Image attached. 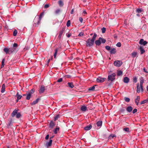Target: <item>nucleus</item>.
<instances>
[{"label": "nucleus", "mask_w": 148, "mask_h": 148, "mask_svg": "<svg viewBox=\"0 0 148 148\" xmlns=\"http://www.w3.org/2000/svg\"><path fill=\"white\" fill-rule=\"evenodd\" d=\"M44 15V12L41 13L39 16H36L33 21V26L34 27H37L38 25L40 23L42 16Z\"/></svg>", "instance_id": "nucleus-1"}, {"label": "nucleus", "mask_w": 148, "mask_h": 148, "mask_svg": "<svg viewBox=\"0 0 148 148\" xmlns=\"http://www.w3.org/2000/svg\"><path fill=\"white\" fill-rule=\"evenodd\" d=\"M3 51L6 54H10L15 51V49L14 48H5L3 49Z\"/></svg>", "instance_id": "nucleus-2"}, {"label": "nucleus", "mask_w": 148, "mask_h": 148, "mask_svg": "<svg viewBox=\"0 0 148 148\" xmlns=\"http://www.w3.org/2000/svg\"><path fill=\"white\" fill-rule=\"evenodd\" d=\"M86 42L87 43L86 45V46L90 47L93 45L94 41L91 39V38H89L87 40Z\"/></svg>", "instance_id": "nucleus-3"}, {"label": "nucleus", "mask_w": 148, "mask_h": 148, "mask_svg": "<svg viewBox=\"0 0 148 148\" xmlns=\"http://www.w3.org/2000/svg\"><path fill=\"white\" fill-rule=\"evenodd\" d=\"M115 74L114 73H112L110 75H109L108 76V79L109 81L112 82L115 79Z\"/></svg>", "instance_id": "nucleus-4"}, {"label": "nucleus", "mask_w": 148, "mask_h": 148, "mask_svg": "<svg viewBox=\"0 0 148 148\" xmlns=\"http://www.w3.org/2000/svg\"><path fill=\"white\" fill-rule=\"evenodd\" d=\"M122 64V62L121 61L116 60L115 61L114 63V65L117 67L120 66Z\"/></svg>", "instance_id": "nucleus-5"}, {"label": "nucleus", "mask_w": 148, "mask_h": 148, "mask_svg": "<svg viewBox=\"0 0 148 148\" xmlns=\"http://www.w3.org/2000/svg\"><path fill=\"white\" fill-rule=\"evenodd\" d=\"M45 87L43 85H42L41 86L40 89L39 91V92L40 94H41L44 92V91L45 90Z\"/></svg>", "instance_id": "nucleus-6"}, {"label": "nucleus", "mask_w": 148, "mask_h": 148, "mask_svg": "<svg viewBox=\"0 0 148 148\" xmlns=\"http://www.w3.org/2000/svg\"><path fill=\"white\" fill-rule=\"evenodd\" d=\"M105 78H102L101 77H99L97 79V81L98 83L103 82L106 80Z\"/></svg>", "instance_id": "nucleus-7"}, {"label": "nucleus", "mask_w": 148, "mask_h": 148, "mask_svg": "<svg viewBox=\"0 0 148 148\" xmlns=\"http://www.w3.org/2000/svg\"><path fill=\"white\" fill-rule=\"evenodd\" d=\"M144 82V79H141L140 81V91L143 92V83Z\"/></svg>", "instance_id": "nucleus-8"}, {"label": "nucleus", "mask_w": 148, "mask_h": 148, "mask_svg": "<svg viewBox=\"0 0 148 148\" xmlns=\"http://www.w3.org/2000/svg\"><path fill=\"white\" fill-rule=\"evenodd\" d=\"M139 44L143 45H145L147 43V42L146 41H144L143 39H141L139 42Z\"/></svg>", "instance_id": "nucleus-9"}, {"label": "nucleus", "mask_w": 148, "mask_h": 148, "mask_svg": "<svg viewBox=\"0 0 148 148\" xmlns=\"http://www.w3.org/2000/svg\"><path fill=\"white\" fill-rule=\"evenodd\" d=\"M52 142V140H49V142H47L45 144V146L47 147H49L51 146Z\"/></svg>", "instance_id": "nucleus-10"}, {"label": "nucleus", "mask_w": 148, "mask_h": 148, "mask_svg": "<svg viewBox=\"0 0 148 148\" xmlns=\"http://www.w3.org/2000/svg\"><path fill=\"white\" fill-rule=\"evenodd\" d=\"M92 126L91 125H90L84 127V130L87 131L89 130H90L92 128Z\"/></svg>", "instance_id": "nucleus-11"}, {"label": "nucleus", "mask_w": 148, "mask_h": 148, "mask_svg": "<svg viewBox=\"0 0 148 148\" xmlns=\"http://www.w3.org/2000/svg\"><path fill=\"white\" fill-rule=\"evenodd\" d=\"M140 100V97L139 96L137 97V98L135 99V102L137 105H138Z\"/></svg>", "instance_id": "nucleus-12"}, {"label": "nucleus", "mask_w": 148, "mask_h": 148, "mask_svg": "<svg viewBox=\"0 0 148 148\" xmlns=\"http://www.w3.org/2000/svg\"><path fill=\"white\" fill-rule=\"evenodd\" d=\"M129 79L127 77H125L123 78V82L125 83H127L129 82Z\"/></svg>", "instance_id": "nucleus-13"}, {"label": "nucleus", "mask_w": 148, "mask_h": 148, "mask_svg": "<svg viewBox=\"0 0 148 148\" xmlns=\"http://www.w3.org/2000/svg\"><path fill=\"white\" fill-rule=\"evenodd\" d=\"M133 108L131 106H129L127 107L126 110L129 112H130L132 111Z\"/></svg>", "instance_id": "nucleus-14"}, {"label": "nucleus", "mask_w": 148, "mask_h": 148, "mask_svg": "<svg viewBox=\"0 0 148 148\" xmlns=\"http://www.w3.org/2000/svg\"><path fill=\"white\" fill-rule=\"evenodd\" d=\"M17 111L18 110L16 109H15L13 111L11 114L12 117H14L16 114L17 113Z\"/></svg>", "instance_id": "nucleus-15"}, {"label": "nucleus", "mask_w": 148, "mask_h": 148, "mask_svg": "<svg viewBox=\"0 0 148 148\" xmlns=\"http://www.w3.org/2000/svg\"><path fill=\"white\" fill-rule=\"evenodd\" d=\"M8 120L9 121V123H8L7 126L8 128H10L12 125V119L11 118L9 119Z\"/></svg>", "instance_id": "nucleus-16"}, {"label": "nucleus", "mask_w": 148, "mask_h": 148, "mask_svg": "<svg viewBox=\"0 0 148 148\" xmlns=\"http://www.w3.org/2000/svg\"><path fill=\"white\" fill-rule=\"evenodd\" d=\"M87 110V107L85 106H83L81 107V110L83 111H85Z\"/></svg>", "instance_id": "nucleus-17"}, {"label": "nucleus", "mask_w": 148, "mask_h": 148, "mask_svg": "<svg viewBox=\"0 0 148 148\" xmlns=\"http://www.w3.org/2000/svg\"><path fill=\"white\" fill-rule=\"evenodd\" d=\"M116 52V49L114 48H112L110 51L111 54H115Z\"/></svg>", "instance_id": "nucleus-18"}, {"label": "nucleus", "mask_w": 148, "mask_h": 148, "mask_svg": "<svg viewBox=\"0 0 148 148\" xmlns=\"http://www.w3.org/2000/svg\"><path fill=\"white\" fill-rule=\"evenodd\" d=\"M15 96L18 99H20L22 97V96L21 95H19L18 92H17Z\"/></svg>", "instance_id": "nucleus-19"}, {"label": "nucleus", "mask_w": 148, "mask_h": 148, "mask_svg": "<svg viewBox=\"0 0 148 148\" xmlns=\"http://www.w3.org/2000/svg\"><path fill=\"white\" fill-rule=\"evenodd\" d=\"M5 84H3L2 86L1 92L2 93H3L5 92Z\"/></svg>", "instance_id": "nucleus-20"}, {"label": "nucleus", "mask_w": 148, "mask_h": 148, "mask_svg": "<svg viewBox=\"0 0 148 148\" xmlns=\"http://www.w3.org/2000/svg\"><path fill=\"white\" fill-rule=\"evenodd\" d=\"M68 86L71 88H73L74 86L72 82H68Z\"/></svg>", "instance_id": "nucleus-21"}, {"label": "nucleus", "mask_w": 148, "mask_h": 148, "mask_svg": "<svg viewBox=\"0 0 148 148\" xmlns=\"http://www.w3.org/2000/svg\"><path fill=\"white\" fill-rule=\"evenodd\" d=\"M55 125L54 123L51 121L49 123V127L51 128H53Z\"/></svg>", "instance_id": "nucleus-22"}, {"label": "nucleus", "mask_w": 148, "mask_h": 148, "mask_svg": "<svg viewBox=\"0 0 148 148\" xmlns=\"http://www.w3.org/2000/svg\"><path fill=\"white\" fill-rule=\"evenodd\" d=\"M137 54V52H133L132 53V57L134 58L136 57Z\"/></svg>", "instance_id": "nucleus-23"}, {"label": "nucleus", "mask_w": 148, "mask_h": 148, "mask_svg": "<svg viewBox=\"0 0 148 148\" xmlns=\"http://www.w3.org/2000/svg\"><path fill=\"white\" fill-rule=\"evenodd\" d=\"M39 98H38V99H36L35 101H33V102H32L31 103V105H35V104L37 103H38V102L39 100Z\"/></svg>", "instance_id": "nucleus-24"}, {"label": "nucleus", "mask_w": 148, "mask_h": 148, "mask_svg": "<svg viewBox=\"0 0 148 148\" xmlns=\"http://www.w3.org/2000/svg\"><path fill=\"white\" fill-rule=\"evenodd\" d=\"M58 3L60 6L62 7L64 5V3L61 0H59L58 1Z\"/></svg>", "instance_id": "nucleus-25"}, {"label": "nucleus", "mask_w": 148, "mask_h": 148, "mask_svg": "<svg viewBox=\"0 0 148 148\" xmlns=\"http://www.w3.org/2000/svg\"><path fill=\"white\" fill-rule=\"evenodd\" d=\"M139 49L140 50L141 54H142L145 52V50L141 46L139 47Z\"/></svg>", "instance_id": "nucleus-26"}, {"label": "nucleus", "mask_w": 148, "mask_h": 148, "mask_svg": "<svg viewBox=\"0 0 148 148\" xmlns=\"http://www.w3.org/2000/svg\"><path fill=\"white\" fill-rule=\"evenodd\" d=\"M146 103L148 105V99H147L145 100L142 101L140 103L141 104H143Z\"/></svg>", "instance_id": "nucleus-27"}, {"label": "nucleus", "mask_w": 148, "mask_h": 148, "mask_svg": "<svg viewBox=\"0 0 148 148\" xmlns=\"http://www.w3.org/2000/svg\"><path fill=\"white\" fill-rule=\"evenodd\" d=\"M97 86L96 85H94L93 86L90 87L89 89V90L90 91H95V87Z\"/></svg>", "instance_id": "nucleus-28"}, {"label": "nucleus", "mask_w": 148, "mask_h": 148, "mask_svg": "<svg viewBox=\"0 0 148 148\" xmlns=\"http://www.w3.org/2000/svg\"><path fill=\"white\" fill-rule=\"evenodd\" d=\"M95 43L97 45H99L101 44L100 40L99 39L98 40H96L95 41Z\"/></svg>", "instance_id": "nucleus-29"}, {"label": "nucleus", "mask_w": 148, "mask_h": 148, "mask_svg": "<svg viewBox=\"0 0 148 148\" xmlns=\"http://www.w3.org/2000/svg\"><path fill=\"white\" fill-rule=\"evenodd\" d=\"M102 122L101 121H98L97 123V126L98 127H101L102 125Z\"/></svg>", "instance_id": "nucleus-30"}, {"label": "nucleus", "mask_w": 148, "mask_h": 148, "mask_svg": "<svg viewBox=\"0 0 148 148\" xmlns=\"http://www.w3.org/2000/svg\"><path fill=\"white\" fill-rule=\"evenodd\" d=\"M59 130V127H56L53 130V132L55 134L57 133L58 132Z\"/></svg>", "instance_id": "nucleus-31"}, {"label": "nucleus", "mask_w": 148, "mask_h": 148, "mask_svg": "<svg viewBox=\"0 0 148 148\" xmlns=\"http://www.w3.org/2000/svg\"><path fill=\"white\" fill-rule=\"evenodd\" d=\"M137 85L136 91L138 93H140V88L139 87V83H138L137 84Z\"/></svg>", "instance_id": "nucleus-32"}, {"label": "nucleus", "mask_w": 148, "mask_h": 148, "mask_svg": "<svg viewBox=\"0 0 148 148\" xmlns=\"http://www.w3.org/2000/svg\"><path fill=\"white\" fill-rule=\"evenodd\" d=\"M26 95L27 96L26 99L27 100H29L30 99L31 97V94L30 93H29Z\"/></svg>", "instance_id": "nucleus-33"}, {"label": "nucleus", "mask_w": 148, "mask_h": 148, "mask_svg": "<svg viewBox=\"0 0 148 148\" xmlns=\"http://www.w3.org/2000/svg\"><path fill=\"white\" fill-rule=\"evenodd\" d=\"M64 31V30H61L60 31V32H59V35L58 37L60 38H61L63 32Z\"/></svg>", "instance_id": "nucleus-34"}, {"label": "nucleus", "mask_w": 148, "mask_h": 148, "mask_svg": "<svg viewBox=\"0 0 148 148\" xmlns=\"http://www.w3.org/2000/svg\"><path fill=\"white\" fill-rule=\"evenodd\" d=\"M99 39L100 40V42L101 41V42L102 43H104L106 42V40L105 39L101 37H100L99 38Z\"/></svg>", "instance_id": "nucleus-35"}, {"label": "nucleus", "mask_w": 148, "mask_h": 148, "mask_svg": "<svg viewBox=\"0 0 148 148\" xmlns=\"http://www.w3.org/2000/svg\"><path fill=\"white\" fill-rule=\"evenodd\" d=\"M61 12V10L60 9H58L55 11V13L56 14H58Z\"/></svg>", "instance_id": "nucleus-36"}, {"label": "nucleus", "mask_w": 148, "mask_h": 148, "mask_svg": "<svg viewBox=\"0 0 148 148\" xmlns=\"http://www.w3.org/2000/svg\"><path fill=\"white\" fill-rule=\"evenodd\" d=\"M5 61V59H3L1 62V68H3L4 66V62Z\"/></svg>", "instance_id": "nucleus-37"}, {"label": "nucleus", "mask_w": 148, "mask_h": 148, "mask_svg": "<svg viewBox=\"0 0 148 148\" xmlns=\"http://www.w3.org/2000/svg\"><path fill=\"white\" fill-rule=\"evenodd\" d=\"M123 74V72L121 71H119L117 72V75L118 76L121 75Z\"/></svg>", "instance_id": "nucleus-38"}, {"label": "nucleus", "mask_w": 148, "mask_h": 148, "mask_svg": "<svg viewBox=\"0 0 148 148\" xmlns=\"http://www.w3.org/2000/svg\"><path fill=\"white\" fill-rule=\"evenodd\" d=\"M97 36V34L96 33H94V35L92 37V38H91V39H92L94 41Z\"/></svg>", "instance_id": "nucleus-39"}, {"label": "nucleus", "mask_w": 148, "mask_h": 148, "mask_svg": "<svg viewBox=\"0 0 148 148\" xmlns=\"http://www.w3.org/2000/svg\"><path fill=\"white\" fill-rule=\"evenodd\" d=\"M60 115L58 114L56 115L54 118V120L56 121L58 118L60 117Z\"/></svg>", "instance_id": "nucleus-40"}, {"label": "nucleus", "mask_w": 148, "mask_h": 148, "mask_svg": "<svg viewBox=\"0 0 148 148\" xmlns=\"http://www.w3.org/2000/svg\"><path fill=\"white\" fill-rule=\"evenodd\" d=\"M58 49H56L55 50V52L54 53V58H56L58 52Z\"/></svg>", "instance_id": "nucleus-41"}, {"label": "nucleus", "mask_w": 148, "mask_h": 148, "mask_svg": "<svg viewBox=\"0 0 148 148\" xmlns=\"http://www.w3.org/2000/svg\"><path fill=\"white\" fill-rule=\"evenodd\" d=\"M124 99L125 101L127 102H129L130 100V99L129 98L127 97H125Z\"/></svg>", "instance_id": "nucleus-42"}, {"label": "nucleus", "mask_w": 148, "mask_h": 148, "mask_svg": "<svg viewBox=\"0 0 148 148\" xmlns=\"http://www.w3.org/2000/svg\"><path fill=\"white\" fill-rule=\"evenodd\" d=\"M21 116V114L19 112L17 113L16 114V117L18 119L20 118Z\"/></svg>", "instance_id": "nucleus-43"}, {"label": "nucleus", "mask_w": 148, "mask_h": 148, "mask_svg": "<svg viewBox=\"0 0 148 148\" xmlns=\"http://www.w3.org/2000/svg\"><path fill=\"white\" fill-rule=\"evenodd\" d=\"M142 12V10L141 8H137L136 10V12L138 13H140Z\"/></svg>", "instance_id": "nucleus-44"}, {"label": "nucleus", "mask_w": 148, "mask_h": 148, "mask_svg": "<svg viewBox=\"0 0 148 148\" xmlns=\"http://www.w3.org/2000/svg\"><path fill=\"white\" fill-rule=\"evenodd\" d=\"M18 47V45L16 43H14L13 45V47L12 48H14L15 49V50H16V48Z\"/></svg>", "instance_id": "nucleus-45"}, {"label": "nucleus", "mask_w": 148, "mask_h": 148, "mask_svg": "<svg viewBox=\"0 0 148 148\" xmlns=\"http://www.w3.org/2000/svg\"><path fill=\"white\" fill-rule=\"evenodd\" d=\"M123 130L125 132H129L130 131V130L128 127H125L123 128Z\"/></svg>", "instance_id": "nucleus-46"}, {"label": "nucleus", "mask_w": 148, "mask_h": 148, "mask_svg": "<svg viewBox=\"0 0 148 148\" xmlns=\"http://www.w3.org/2000/svg\"><path fill=\"white\" fill-rule=\"evenodd\" d=\"M71 25V21H70L69 20L67 21L66 23V25L67 27H69Z\"/></svg>", "instance_id": "nucleus-47"}, {"label": "nucleus", "mask_w": 148, "mask_h": 148, "mask_svg": "<svg viewBox=\"0 0 148 148\" xmlns=\"http://www.w3.org/2000/svg\"><path fill=\"white\" fill-rule=\"evenodd\" d=\"M17 32L16 29H14L13 33V35L14 36H15L17 34Z\"/></svg>", "instance_id": "nucleus-48"}, {"label": "nucleus", "mask_w": 148, "mask_h": 148, "mask_svg": "<svg viewBox=\"0 0 148 148\" xmlns=\"http://www.w3.org/2000/svg\"><path fill=\"white\" fill-rule=\"evenodd\" d=\"M106 49L108 50V51H109L110 49V47L108 46H106L105 47Z\"/></svg>", "instance_id": "nucleus-49"}, {"label": "nucleus", "mask_w": 148, "mask_h": 148, "mask_svg": "<svg viewBox=\"0 0 148 148\" xmlns=\"http://www.w3.org/2000/svg\"><path fill=\"white\" fill-rule=\"evenodd\" d=\"M116 45L118 47H120L121 46V43L120 42H118L116 44Z\"/></svg>", "instance_id": "nucleus-50"}, {"label": "nucleus", "mask_w": 148, "mask_h": 148, "mask_svg": "<svg viewBox=\"0 0 148 148\" xmlns=\"http://www.w3.org/2000/svg\"><path fill=\"white\" fill-rule=\"evenodd\" d=\"M110 137H111L112 138H113L114 137H116V136L114 134H111L110 136Z\"/></svg>", "instance_id": "nucleus-51"}, {"label": "nucleus", "mask_w": 148, "mask_h": 148, "mask_svg": "<svg viewBox=\"0 0 148 148\" xmlns=\"http://www.w3.org/2000/svg\"><path fill=\"white\" fill-rule=\"evenodd\" d=\"M137 111V110L136 109V108L134 109L132 111V113L133 114H134Z\"/></svg>", "instance_id": "nucleus-52"}, {"label": "nucleus", "mask_w": 148, "mask_h": 148, "mask_svg": "<svg viewBox=\"0 0 148 148\" xmlns=\"http://www.w3.org/2000/svg\"><path fill=\"white\" fill-rule=\"evenodd\" d=\"M49 5L48 4H46L44 6V8H47L49 7Z\"/></svg>", "instance_id": "nucleus-53"}, {"label": "nucleus", "mask_w": 148, "mask_h": 148, "mask_svg": "<svg viewBox=\"0 0 148 148\" xmlns=\"http://www.w3.org/2000/svg\"><path fill=\"white\" fill-rule=\"evenodd\" d=\"M84 35V34L83 32H81L78 35V36H83Z\"/></svg>", "instance_id": "nucleus-54"}, {"label": "nucleus", "mask_w": 148, "mask_h": 148, "mask_svg": "<svg viewBox=\"0 0 148 148\" xmlns=\"http://www.w3.org/2000/svg\"><path fill=\"white\" fill-rule=\"evenodd\" d=\"M62 78H60L57 80V82H60L62 81Z\"/></svg>", "instance_id": "nucleus-55"}, {"label": "nucleus", "mask_w": 148, "mask_h": 148, "mask_svg": "<svg viewBox=\"0 0 148 148\" xmlns=\"http://www.w3.org/2000/svg\"><path fill=\"white\" fill-rule=\"evenodd\" d=\"M102 33H104L106 31V28H101Z\"/></svg>", "instance_id": "nucleus-56"}, {"label": "nucleus", "mask_w": 148, "mask_h": 148, "mask_svg": "<svg viewBox=\"0 0 148 148\" xmlns=\"http://www.w3.org/2000/svg\"><path fill=\"white\" fill-rule=\"evenodd\" d=\"M71 33H69L66 34V36L68 38H69L71 36Z\"/></svg>", "instance_id": "nucleus-57"}, {"label": "nucleus", "mask_w": 148, "mask_h": 148, "mask_svg": "<svg viewBox=\"0 0 148 148\" xmlns=\"http://www.w3.org/2000/svg\"><path fill=\"white\" fill-rule=\"evenodd\" d=\"M79 21L81 22V23H82L83 21V19L82 17H80L79 18Z\"/></svg>", "instance_id": "nucleus-58"}, {"label": "nucleus", "mask_w": 148, "mask_h": 148, "mask_svg": "<svg viewBox=\"0 0 148 148\" xmlns=\"http://www.w3.org/2000/svg\"><path fill=\"white\" fill-rule=\"evenodd\" d=\"M49 135H48V134L46 136V137L45 138V139L46 140H48L49 139Z\"/></svg>", "instance_id": "nucleus-59"}, {"label": "nucleus", "mask_w": 148, "mask_h": 148, "mask_svg": "<svg viewBox=\"0 0 148 148\" xmlns=\"http://www.w3.org/2000/svg\"><path fill=\"white\" fill-rule=\"evenodd\" d=\"M74 9H73L71 12V14H72L73 13V12H74Z\"/></svg>", "instance_id": "nucleus-60"}, {"label": "nucleus", "mask_w": 148, "mask_h": 148, "mask_svg": "<svg viewBox=\"0 0 148 148\" xmlns=\"http://www.w3.org/2000/svg\"><path fill=\"white\" fill-rule=\"evenodd\" d=\"M143 70L144 71L145 73H147L148 72V71H146V69L145 68H143Z\"/></svg>", "instance_id": "nucleus-61"}, {"label": "nucleus", "mask_w": 148, "mask_h": 148, "mask_svg": "<svg viewBox=\"0 0 148 148\" xmlns=\"http://www.w3.org/2000/svg\"><path fill=\"white\" fill-rule=\"evenodd\" d=\"M31 92H30L31 94L32 93H34V91L33 90V89H32L31 90Z\"/></svg>", "instance_id": "nucleus-62"}, {"label": "nucleus", "mask_w": 148, "mask_h": 148, "mask_svg": "<svg viewBox=\"0 0 148 148\" xmlns=\"http://www.w3.org/2000/svg\"><path fill=\"white\" fill-rule=\"evenodd\" d=\"M54 137V136H52L50 137V138H49V140H52V138H53V137Z\"/></svg>", "instance_id": "nucleus-63"}, {"label": "nucleus", "mask_w": 148, "mask_h": 148, "mask_svg": "<svg viewBox=\"0 0 148 148\" xmlns=\"http://www.w3.org/2000/svg\"><path fill=\"white\" fill-rule=\"evenodd\" d=\"M83 13L84 14H87V12L85 10H84L83 12Z\"/></svg>", "instance_id": "nucleus-64"}]
</instances>
